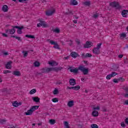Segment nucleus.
<instances>
[{
  "label": "nucleus",
  "mask_w": 128,
  "mask_h": 128,
  "mask_svg": "<svg viewBox=\"0 0 128 128\" xmlns=\"http://www.w3.org/2000/svg\"><path fill=\"white\" fill-rule=\"evenodd\" d=\"M92 116L94 117H96L98 116V112L94 110L92 112Z\"/></svg>",
  "instance_id": "22"
},
{
  "label": "nucleus",
  "mask_w": 128,
  "mask_h": 128,
  "mask_svg": "<svg viewBox=\"0 0 128 128\" xmlns=\"http://www.w3.org/2000/svg\"><path fill=\"white\" fill-rule=\"evenodd\" d=\"M49 122H50V124H56V120L50 119L49 120Z\"/></svg>",
  "instance_id": "27"
},
{
  "label": "nucleus",
  "mask_w": 128,
  "mask_h": 128,
  "mask_svg": "<svg viewBox=\"0 0 128 128\" xmlns=\"http://www.w3.org/2000/svg\"><path fill=\"white\" fill-rule=\"evenodd\" d=\"M64 126L66 128H70V126H68V122L66 121L64 122Z\"/></svg>",
  "instance_id": "32"
},
{
  "label": "nucleus",
  "mask_w": 128,
  "mask_h": 128,
  "mask_svg": "<svg viewBox=\"0 0 128 128\" xmlns=\"http://www.w3.org/2000/svg\"><path fill=\"white\" fill-rule=\"evenodd\" d=\"M67 88H68V90H78L80 88V86L78 85L75 86H68Z\"/></svg>",
  "instance_id": "8"
},
{
  "label": "nucleus",
  "mask_w": 128,
  "mask_h": 128,
  "mask_svg": "<svg viewBox=\"0 0 128 128\" xmlns=\"http://www.w3.org/2000/svg\"><path fill=\"white\" fill-rule=\"evenodd\" d=\"M17 32H18V34H22V30L18 29V30H17Z\"/></svg>",
  "instance_id": "47"
},
{
  "label": "nucleus",
  "mask_w": 128,
  "mask_h": 128,
  "mask_svg": "<svg viewBox=\"0 0 128 128\" xmlns=\"http://www.w3.org/2000/svg\"><path fill=\"white\" fill-rule=\"evenodd\" d=\"M12 104L13 106H14L15 108H18V102L16 101L14 102Z\"/></svg>",
  "instance_id": "31"
},
{
  "label": "nucleus",
  "mask_w": 128,
  "mask_h": 128,
  "mask_svg": "<svg viewBox=\"0 0 128 128\" xmlns=\"http://www.w3.org/2000/svg\"><path fill=\"white\" fill-rule=\"evenodd\" d=\"M78 1L76 0H72L70 2V4H72V6H78Z\"/></svg>",
  "instance_id": "23"
},
{
  "label": "nucleus",
  "mask_w": 128,
  "mask_h": 128,
  "mask_svg": "<svg viewBox=\"0 0 128 128\" xmlns=\"http://www.w3.org/2000/svg\"><path fill=\"white\" fill-rule=\"evenodd\" d=\"M94 46V44L90 41H87L85 44H84V48H88Z\"/></svg>",
  "instance_id": "4"
},
{
  "label": "nucleus",
  "mask_w": 128,
  "mask_h": 128,
  "mask_svg": "<svg viewBox=\"0 0 128 128\" xmlns=\"http://www.w3.org/2000/svg\"><path fill=\"white\" fill-rule=\"evenodd\" d=\"M102 112H108V110H106V107L103 106L102 108Z\"/></svg>",
  "instance_id": "49"
},
{
  "label": "nucleus",
  "mask_w": 128,
  "mask_h": 128,
  "mask_svg": "<svg viewBox=\"0 0 128 128\" xmlns=\"http://www.w3.org/2000/svg\"><path fill=\"white\" fill-rule=\"evenodd\" d=\"M106 80H110V78H112V77L110 74H108L106 76Z\"/></svg>",
  "instance_id": "54"
},
{
  "label": "nucleus",
  "mask_w": 128,
  "mask_h": 128,
  "mask_svg": "<svg viewBox=\"0 0 128 128\" xmlns=\"http://www.w3.org/2000/svg\"><path fill=\"white\" fill-rule=\"evenodd\" d=\"M54 94H58V89H55L53 92Z\"/></svg>",
  "instance_id": "40"
},
{
  "label": "nucleus",
  "mask_w": 128,
  "mask_h": 128,
  "mask_svg": "<svg viewBox=\"0 0 128 128\" xmlns=\"http://www.w3.org/2000/svg\"><path fill=\"white\" fill-rule=\"evenodd\" d=\"M25 36L26 38H36V37L30 34H26Z\"/></svg>",
  "instance_id": "30"
},
{
  "label": "nucleus",
  "mask_w": 128,
  "mask_h": 128,
  "mask_svg": "<svg viewBox=\"0 0 128 128\" xmlns=\"http://www.w3.org/2000/svg\"><path fill=\"white\" fill-rule=\"evenodd\" d=\"M33 112L34 111H32V109L30 108V110H28L27 112H25V114H26V116H32Z\"/></svg>",
  "instance_id": "19"
},
{
  "label": "nucleus",
  "mask_w": 128,
  "mask_h": 128,
  "mask_svg": "<svg viewBox=\"0 0 128 128\" xmlns=\"http://www.w3.org/2000/svg\"><path fill=\"white\" fill-rule=\"evenodd\" d=\"M62 84L60 80H58L56 82V84Z\"/></svg>",
  "instance_id": "60"
},
{
  "label": "nucleus",
  "mask_w": 128,
  "mask_h": 128,
  "mask_svg": "<svg viewBox=\"0 0 128 128\" xmlns=\"http://www.w3.org/2000/svg\"><path fill=\"white\" fill-rule=\"evenodd\" d=\"M120 37L121 38H126V34L124 33L120 35Z\"/></svg>",
  "instance_id": "34"
},
{
  "label": "nucleus",
  "mask_w": 128,
  "mask_h": 128,
  "mask_svg": "<svg viewBox=\"0 0 128 128\" xmlns=\"http://www.w3.org/2000/svg\"><path fill=\"white\" fill-rule=\"evenodd\" d=\"M38 108H40V106H32L30 108L32 109V112H34V111L36 110H38Z\"/></svg>",
  "instance_id": "26"
},
{
  "label": "nucleus",
  "mask_w": 128,
  "mask_h": 128,
  "mask_svg": "<svg viewBox=\"0 0 128 128\" xmlns=\"http://www.w3.org/2000/svg\"><path fill=\"white\" fill-rule=\"evenodd\" d=\"M48 64L50 66H56L58 65V64L54 60L49 61Z\"/></svg>",
  "instance_id": "9"
},
{
  "label": "nucleus",
  "mask_w": 128,
  "mask_h": 128,
  "mask_svg": "<svg viewBox=\"0 0 128 128\" xmlns=\"http://www.w3.org/2000/svg\"><path fill=\"white\" fill-rule=\"evenodd\" d=\"M52 102H58V98H52Z\"/></svg>",
  "instance_id": "43"
},
{
  "label": "nucleus",
  "mask_w": 128,
  "mask_h": 128,
  "mask_svg": "<svg viewBox=\"0 0 128 128\" xmlns=\"http://www.w3.org/2000/svg\"><path fill=\"white\" fill-rule=\"evenodd\" d=\"M32 100L33 102H40V98L38 96H36V97H32Z\"/></svg>",
  "instance_id": "17"
},
{
  "label": "nucleus",
  "mask_w": 128,
  "mask_h": 128,
  "mask_svg": "<svg viewBox=\"0 0 128 128\" xmlns=\"http://www.w3.org/2000/svg\"><path fill=\"white\" fill-rule=\"evenodd\" d=\"M84 4L86 6H90V1L85 2H84Z\"/></svg>",
  "instance_id": "29"
},
{
  "label": "nucleus",
  "mask_w": 128,
  "mask_h": 128,
  "mask_svg": "<svg viewBox=\"0 0 128 128\" xmlns=\"http://www.w3.org/2000/svg\"><path fill=\"white\" fill-rule=\"evenodd\" d=\"M28 0H18L19 2H28Z\"/></svg>",
  "instance_id": "59"
},
{
  "label": "nucleus",
  "mask_w": 128,
  "mask_h": 128,
  "mask_svg": "<svg viewBox=\"0 0 128 128\" xmlns=\"http://www.w3.org/2000/svg\"><path fill=\"white\" fill-rule=\"evenodd\" d=\"M53 32H56V34H59L60 30L58 28H55L54 30H53Z\"/></svg>",
  "instance_id": "36"
},
{
  "label": "nucleus",
  "mask_w": 128,
  "mask_h": 128,
  "mask_svg": "<svg viewBox=\"0 0 128 128\" xmlns=\"http://www.w3.org/2000/svg\"><path fill=\"white\" fill-rule=\"evenodd\" d=\"M16 40H19V42H22V38L20 37L16 36Z\"/></svg>",
  "instance_id": "55"
},
{
  "label": "nucleus",
  "mask_w": 128,
  "mask_h": 128,
  "mask_svg": "<svg viewBox=\"0 0 128 128\" xmlns=\"http://www.w3.org/2000/svg\"><path fill=\"white\" fill-rule=\"evenodd\" d=\"M64 70V68L62 66L51 68L52 72H58L59 70Z\"/></svg>",
  "instance_id": "6"
},
{
  "label": "nucleus",
  "mask_w": 128,
  "mask_h": 128,
  "mask_svg": "<svg viewBox=\"0 0 128 128\" xmlns=\"http://www.w3.org/2000/svg\"><path fill=\"white\" fill-rule=\"evenodd\" d=\"M70 56H72V58H76L78 56V54L76 52H71Z\"/></svg>",
  "instance_id": "20"
},
{
  "label": "nucleus",
  "mask_w": 128,
  "mask_h": 128,
  "mask_svg": "<svg viewBox=\"0 0 128 128\" xmlns=\"http://www.w3.org/2000/svg\"><path fill=\"white\" fill-rule=\"evenodd\" d=\"M4 17L6 18H9L10 19V14H6Z\"/></svg>",
  "instance_id": "53"
},
{
  "label": "nucleus",
  "mask_w": 128,
  "mask_h": 128,
  "mask_svg": "<svg viewBox=\"0 0 128 128\" xmlns=\"http://www.w3.org/2000/svg\"><path fill=\"white\" fill-rule=\"evenodd\" d=\"M55 10H48L46 12V16H52V14H54Z\"/></svg>",
  "instance_id": "14"
},
{
  "label": "nucleus",
  "mask_w": 128,
  "mask_h": 128,
  "mask_svg": "<svg viewBox=\"0 0 128 128\" xmlns=\"http://www.w3.org/2000/svg\"><path fill=\"white\" fill-rule=\"evenodd\" d=\"M8 128H16V126H14V125H9Z\"/></svg>",
  "instance_id": "51"
},
{
  "label": "nucleus",
  "mask_w": 128,
  "mask_h": 128,
  "mask_svg": "<svg viewBox=\"0 0 128 128\" xmlns=\"http://www.w3.org/2000/svg\"><path fill=\"white\" fill-rule=\"evenodd\" d=\"M12 62L10 61L7 62L6 65V68L8 70H10L12 68Z\"/></svg>",
  "instance_id": "10"
},
{
  "label": "nucleus",
  "mask_w": 128,
  "mask_h": 128,
  "mask_svg": "<svg viewBox=\"0 0 128 128\" xmlns=\"http://www.w3.org/2000/svg\"><path fill=\"white\" fill-rule=\"evenodd\" d=\"M100 106H97L96 108H93V110H100Z\"/></svg>",
  "instance_id": "46"
},
{
  "label": "nucleus",
  "mask_w": 128,
  "mask_h": 128,
  "mask_svg": "<svg viewBox=\"0 0 128 128\" xmlns=\"http://www.w3.org/2000/svg\"><path fill=\"white\" fill-rule=\"evenodd\" d=\"M125 123L128 124V118H126L124 120Z\"/></svg>",
  "instance_id": "63"
},
{
  "label": "nucleus",
  "mask_w": 128,
  "mask_h": 128,
  "mask_svg": "<svg viewBox=\"0 0 128 128\" xmlns=\"http://www.w3.org/2000/svg\"><path fill=\"white\" fill-rule=\"evenodd\" d=\"M6 122V120H0V124H4V122Z\"/></svg>",
  "instance_id": "56"
},
{
  "label": "nucleus",
  "mask_w": 128,
  "mask_h": 128,
  "mask_svg": "<svg viewBox=\"0 0 128 128\" xmlns=\"http://www.w3.org/2000/svg\"><path fill=\"white\" fill-rule=\"evenodd\" d=\"M102 43H100V44H97V48H99V50H100V46H102Z\"/></svg>",
  "instance_id": "48"
},
{
  "label": "nucleus",
  "mask_w": 128,
  "mask_h": 128,
  "mask_svg": "<svg viewBox=\"0 0 128 128\" xmlns=\"http://www.w3.org/2000/svg\"><path fill=\"white\" fill-rule=\"evenodd\" d=\"M70 72H74V74H78V70H80L78 68H75L74 69H72V67H70Z\"/></svg>",
  "instance_id": "15"
},
{
  "label": "nucleus",
  "mask_w": 128,
  "mask_h": 128,
  "mask_svg": "<svg viewBox=\"0 0 128 128\" xmlns=\"http://www.w3.org/2000/svg\"><path fill=\"white\" fill-rule=\"evenodd\" d=\"M64 14L66 16L67 14H74V13L72 11H68V12H66Z\"/></svg>",
  "instance_id": "42"
},
{
  "label": "nucleus",
  "mask_w": 128,
  "mask_h": 128,
  "mask_svg": "<svg viewBox=\"0 0 128 128\" xmlns=\"http://www.w3.org/2000/svg\"><path fill=\"white\" fill-rule=\"evenodd\" d=\"M81 58H86V54L84 53L82 54Z\"/></svg>",
  "instance_id": "52"
},
{
  "label": "nucleus",
  "mask_w": 128,
  "mask_h": 128,
  "mask_svg": "<svg viewBox=\"0 0 128 128\" xmlns=\"http://www.w3.org/2000/svg\"><path fill=\"white\" fill-rule=\"evenodd\" d=\"M22 52L23 54H24V57L28 56V51H22Z\"/></svg>",
  "instance_id": "39"
},
{
  "label": "nucleus",
  "mask_w": 128,
  "mask_h": 128,
  "mask_svg": "<svg viewBox=\"0 0 128 128\" xmlns=\"http://www.w3.org/2000/svg\"><path fill=\"white\" fill-rule=\"evenodd\" d=\"M47 42H50L52 44H54V48H56V50H60V46L58 45V44L57 42L51 40L50 39L47 40Z\"/></svg>",
  "instance_id": "1"
},
{
  "label": "nucleus",
  "mask_w": 128,
  "mask_h": 128,
  "mask_svg": "<svg viewBox=\"0 0 128 128\" xmlns=\"http://www.w3.org/2000/svg\"><path fill=\"white\" fill-rule=\"evenodd\" d=\"M39 21L40 22V24H41L42 26H43V28H46V26H48V24H46V22L40 20Z\"/></svg>",
  "instance_id": "18"
},
{
  "label": "nucleus",
  "mask_w": 128,
  "mask_h": 128,
  "mask_svg": "<svg viewBox=\"0 0 128 128\" xmlns=\"http://www.w3.org/2000/svg\"><path fill=\"white\" fill-rule=\"evenodd\" d=\"M91 128H98V126L96 124H92L91 125Z\"/></svg>",
  "instance_id": "37"
},
{
  "label": "nucleus",
  "mask_w": 128,
  "mask_h": 128,
  "mask_svg": "<svg viewBox=\"0 0 128 128\" xmlns=\"http://www.w3.org/2000/svg\"><path fill=\"white\" fill-rule=\"evenodd\" d=\"M113 82H114L115 84H118V79H116V78L113 79Z\"/></svg>",
  "instance_id": "44"
},
{
  "label": "nucleus",
  "mask_w": 128,
  "mask_h": 128,
  "mask_svg": "<svg viewBox=\"0 0 128 128\" xmlns=\"http://www.w3.org/2000/svg\"><path fill=\"white\" fill-rule=\"evenodd\" d=\"M74 100H70L68 103V106L70 108H72V106H74Z\"/></svg>",
  "instance_id": "24"
},
{
  "label": "nucleus",
  "mask_w": 128,
  "mask_h": 128,
  "mask_svg": "<svg viewBox=\"0 0 128 128\" xmlns=\"http://www.w3.org/2000/svg\"><path fill=\"white\" fill-rule=\"evenodd\" d=\"M2 52L4 56H8V52Z\"/></svg>",
  "instance_id": "58"
},
{
  "label": "nucleus",
  "mask_w": 128,
  "mask_h": 128,
  "mask_svg": "<svg viewBox=\"0 0 128 128\" xmlns=\"http://www.w3.org/2000/svg\"><path fill=\"white\" fill-rule=\"evenodd\" d=\"M118 82H124L125 80L124 78L120 77L119 78H118Z\"/></svg>",
  "instance_id": "41"
},
{
  "label": "nucleus",
  "mask_w": 128,
  "mask_h": 128,
  "mask_svg": "<svg viewBox=\"0 0 128 128\" xmlns=\"http://www.w3.org/2000/svg\"><path fill=\"white\" fill-rule=\"evenodd\" d=\"M110 6H112V8H120V4L116 2H110Z\"/></svg>",
  "instance_id": "3"
},
{
  "label": "nucleus",
  "mask_w": 128,
  "mask_h": 128,
  "mask_svg": "<svg viewBox=\"0 0 128 128\" xmlns=\"http://www.w3.org/2000/svg\"><path fill=\"white\" fill-rule=\"evenodd\" d=\"M121 126H122V128H126V124H124V122H122Z\"/></svg>",
  "instance_id": "50"
},
{
  "label": "nucleus",
  "mask_w": 128,
  "mask_h": 128,
  "mask_svg": "<svg viewBox=\"0 0 128 128\" xmlns=\"http://www.w3.org/2000/svg\"><path fill=\"white\" fill-rule=\"evenodd\" d=\"M2 10L4 12H6L8 10V6L6 5H4L2 7Z\"/></svg>",
  "instance_id": "16"
},
{
  "label": "nucleus",
  "mask_w": 128,
  "mask_h": 128,
  "mask_svg": "<svg viewBox=\"0 0 128 128\" xmlns=\"http://www.w3.org/2000/svg\"><path fill=\"white\" fill-rule=\"evenodd\" d=\"M112 74L113 75V76H116L118 75V73L114 72H112Z\"/></svg>",
  "instance_id": "57"
},
{
  "label": "nucleus",
  "mask_w": 128,
  "mask_h": 128,
  "mask_svg": "<svg viewBox=\"0 0 128 128\" xmlns=\"http://www.w3.org/2000/svg\"><path fill=\"white\" fill-rule=\"evenodd\" d=\"M78 70H80L82 72L84 76L88 74V68H86L82 66H79V67L78 68Z\"/></svg>",
  "instance_id": "2"
},
{
  "label": "nucleus",
  "mask_w": 128,
  "mask_h": 128,
  "mask_svg": "<svg viewBox=\"0 0 128 128\" xmlns=\"http://www.w3.org/2000/svg\"><path fill=\"white\" fill-rule=\"evenodd\" d=\"M118 66H114L112 68V70H114V72H116V70H118Z\"/></svg>",
  "instance_id": "35"
},
{
  "label": "nucleus",
  "mask_w": 128,
  "mask_h": 128,
  "mask_svg": "<svg viewBox=\"0 0 128 128\" xmlns=\"http://www.w3.org/2000/svg\"><path fill=\"white\" fill-rule=\"evenodd\" d=\"M69 82L70 86H75V84H76V80L74 78H70Z\"/></svg>",
  "instance_id": "11"
},
{
  "label": "nucleus",
  "mask_w": 128,
  "mask_h": 128,
  "mask_svg": "<svg viewBox=\"0 0 128 128\" xmlns=\"http://www.w3.org/2000/svg\"><path fill=\"white\" fill-rule=\"evenodd\" d=\"M42 70V74H48V72H52V68H43Z\"/></svg>",
  "instance_id": "7"
},
{
  "label": "nucleus",
  "mask_w": 128,
  "mask_h": 128,
  "mask_svg": "<svg viewBox=\"0 0 128 128\" xmlns=\"http://www.w3.org/2000/svg\"><path fill=\"white\" fill-rule=\"evenodd\" d=\"M93 52L95 54H100V49L97 48H94L93 50Z\"/></svg>",
  "instance_id": "12"
},
{
  "label": "nucleus",
  "mask_w": 128,
  "mask_h": 128,
  "mask_svg": "<svg viewBox=\"0 0 128 128\" xmlns=\"http://www.w3.org/2000/svg\"><path fill=\"white\" fill-rule=\"evenodd\" d=\"M34 66H35V68H38V66H40V62H38V61H36L34 63Z\"/></svg>",
  "instance_id": "25"
},
{
  "label": "nucleus",
  "mask_w": 128,
  "mask_h": 128,
  "mask_svg": "<svg viewBox=\"0 0 128 128\" xmlns=\"http://www.w3.org/2000/svg\"><path fill=\"white\" fill-rule=\"evenodd\" d=\"M86 58H92V55L90 53H86Z\"/></svg>",
  "instance_id": "38"
},
{
  "label": "nucleus",
  "mask_w": 128,
  "mask_h": 128,
  "mask_svg": "<svg viewBox=\"0 0 128 128\" xmlns=\"http://www.w3.org/2000/svg\"><path fill=\"white\" fill-rule=\"evenodd\" d=\"M36 90L32 89L30 92V94H36Z\"/></svg>",
  "instance_id": "33"
},
{
  "label": "nucleus",
  "mask_w": 128,
  "mask_h": 128,
  "mask_svg": "<svg viewBox=\"0 0 128 128\" xmlns=\"http://www.w3.org/2000/svg\"><path fill=\"white\" fill-rule=\"evenodd\" d=\"M11 72L7 70H4L3 72V74H10Z\"/></svg>",
  "instance_id": "45"
},
{
  "label": "nucleus",
  "mask_w": 128,
  "mask_h": 128,
  "mask_svg": "<svg viewBox=\"0 0 128 128\" xmlns=\"http://www.w3.org/2000/svg\"><path fill=\"white\" fill-rule=\"evenodd\" d=\"M12 28H18V30H23L24 27V26H22L20 27L19 26H12Z\"/></svg>",
  "instance_id": "28"
},
{
  "label": "nucleus",
  "mask_w": 128,
  "mask_h": 128,
  "mask_svg": "<svg viewBox=\"0 0 128 128\" xmlns=\"http://www.w3.org/2000/svg\"><path fill=\"white\" fill-rule=\"evenodd\" d=\"M124 104H126L127 106H128V100H126L124 102Z\"/></svg>",
  "instance_id": "64"
},
{
  "label": "nucleus",
  "mask_w": 128,
  "mask_h": 128,
  "mask_svg": "<svg viewBox=\"0 0 128 128\" xmlns=\"http://www.w3.org/2000/svg\"><path fill=\"white\" fill-rule=\"evenodd\" d=\"M128 10H124L122 11V14L124 18L128 16Z\"/></svg>",
  "instance_id": "13"
},
{
  "label": "nucleus",
  "mask_w": 128,
  "mask_h": 128,
  "mask_svg": "<svg viewBox=\"0 0 128 128\" xmlns=\"http://www.w3.org/2000/svg\"><path fill=\"white\" fill-rule=\"evenodd\" d=\"M6 34H14L16 32V29L14 28H12L10 30H5Z\"/></svg>",
  "instance_id": "5"
},
{
  "label": "nucleus",
  "mask_w": 128,
  "mask_h": 128,
  "mask_svg": "<svg viewBox=\"0 0 128 128\" xmlns=\"http://www.w3.org/2000/svg\"><path fill=\"white\" fill-rule=\"evenodd\" d=\"M2 35L3 36H4L5 38H8V34H6L4 33H2Z\"/></svg>",
  "instance_id": "61"
},
{
  "label": "nucleus",
  "mask_w": 128,
  "mask_h": 128,
  "mask_svg": "<svg viewBox=\"0 0 128 128\" xmlns=\"http://www.w3.org/2000/svg\"><path fill=\"white\" fill-rule=\"evenodd\" d=\"M76 42L77 44L80 45V40H77L76 41Z\"/></svg>",
  "instance_id": "62"
},
{
  "label": "nucleus",
  "mask_w": 128,
  "mask_h": 128,
  "mask_svg": "<svg viewBox=\"0 0 128 128\" xmlns=\"http://www.w3.org/2000/svg\"><path fill=\"white\" fill-rule=\"evenodd\" d=\"M12 74H14V76H20L21 74L20 71L16 70V71H14Z\"/></svg>",
  "instance_id": "21"
}]
</instances>
